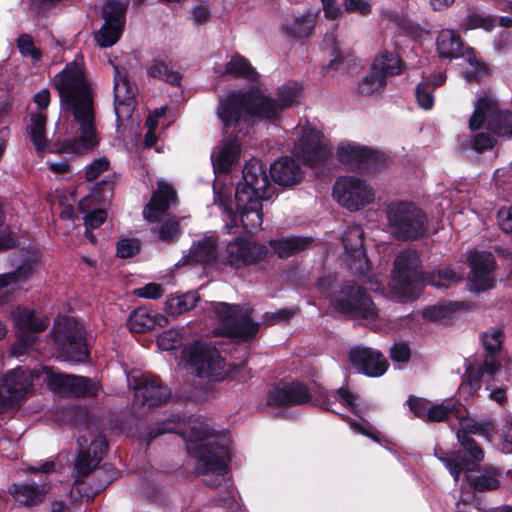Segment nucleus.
<instances>
[{
  "label": "nucleus",
  "instance_id": "1",
  "mask_svg": "<svg viewBox=\"0 0 512 512\" xmlns=\"http://www.w3.org/2000/svg\"><path fill=\"white\" fill-rule=\"evenodd\" d=\"M62 108L70 112L79 125L80 134L64 143L67 152L80 154L98 144L92 91L85 79L83 67L73 61L53 79Z\"/></svg>",
  "mask_w": 512,
  "mask_h": 512
},
{
  "label": "nucleus",
  "instance_id": "2",
  "mask_svg": "<svg viewBox=\"0 0 512 512\" xmlns=\"http://www.w3.org/2000/svg\"><path fill=\"white\" fill-rule=\"evenodd\" d=\"M301 90L298 83L288 82L278 89L277 99L257 91L232 93L221 100L217 115L225 126L236 125L252 116L273 120L283 109L298 102Z\"/></svg>",
  "mask_w": 512,
  "mask_h": 512
},
{
  "label": "nucleus",
  "instance_id": "3",
  "mask_svg": "<svg viewBox=\"0 0 512 512\" xmlns=\"http://www.w3.org/2000/svg\"><path fill=\"white\" fill-rule=\"evenodd\" d=\"M243 184L235 192L236 210L243 228L254 232L263 223L262 201L273 194L266 166L258 159H251L243 169Z\"/></svg>",
  "mask_w": 512,
  "mask_h": 512
},
{
  "label": "nucleus",
  "instance_id": "4",
  "mask_svg": "<svg viewBox=\"0 0 512 512\" xmlns=\"http://www.w3.org/2000/svg\"><path fill=\"white\" fill-rule=\"evenodd\" d=\"M188 452L196 458L195 472L198 475L215 476L212 481L205 480L209 486H218L226 472L228 449L219 437L203 423H195L186 433Z\"/></svg>",
  "mask_w": 512,
  "mask_h": 512
},
{
  "label": "nucleus",
  "instance_id": "5",
  "mask_svg": "<svg viewBox=\"0 0 512 512\" xmlns=\"http://www.w3.org/2000/svg\"><path fill=\"white\" fill-rule=\"evenodd\" d=\"M187 354L191 366L199 377L221 381L231 374L233 378L242 382L250 378V371L245 365L234 366L228 371L218 350L208 344L195 342L188 348Z\"/></svg>",
  "mask_w": 512,
  "mask_h": 512
},
{
  "label": "nucleus",
  "instance_id": "6",
  "mask_svg": "<svg viewBox=\"0 0 512 512\" xmlns=\"http://www.w3.org/2000/svg\"><path fill=\"white\" fill-rule=\"evenodd\" d=\"M424 275L419 253L414 249L402 250L394 258L389 289L399 299L409 298L424 280Z\"/></svg>",
  "mask_w": 512,
  "mask_h": 512
},
{
  "label": "nucleus",
  "instance_id": "7",
  "mask_svg": "<svg viewBox=\"0 0 512 512\" xmlns=\"http://www.w3.org/2000/svg\"><path fill=\"white\" fill-rule=\"evenodd\" d=\"M387 220L391 234L399 240H416L427 232V217L413 203H391L387 208Z\"/></svg>",
  "mask_w": 512,
  "mask_h": 512
},
{
  "label": "nucleus",
  "instance_id": "8",
  "mask_svg": "<svg viewBox=\"0 0 512 512\" xmlns=\"http://www.w3.org/2000/svg\"><path fill=\"white\" fill-rule=\"evenodd\" d=\"M212 306L221 324L219 334L248 341L258 333L260 324L252 320L253 309L249 305L217 302Z\"/></svg>",
  "mask_w": 512,
  "mask_h": 512
},
{
  "label": "nucleus",
  "instance_id": "9",
  "mask_svg": "<svg viewBox=\"0 0 512 512\" xmlns=\"http://www.w3.org/2000/svg\"><path fill=\"white\" fill-rule=\"evenodd\" d=\"M331 303L336 311L352 318L372 321L379 317L378 309L370 296L353 280L341 284L340 289L334 293Z\"/></svg>",
  "mask_w": 512,
  "mask_h": 512
},
{
  "label": "nucleus",
  "instance_id": "10",
  "mask_svg": "<svg viewBox=\"0 0 512 512\" xmlns=\"http://www.w3.org/2000/svg\"><path fill=\"white\" fill-rule=\"evenodd\" d=\"M58 358L68 362H83L88 357L84 331L73 318L58 319L52 330Z\"/></svg>",
  "mask_w": 512,
  "mask_h": 512
},
{
  "label": "nucleus",
  "instance_id": "11",
  "mask_svg": "<svg viewBox=\"0 0 512 512\" xmlns=\"http://www.w3.org/2000/svg\"><path fill=\"white\" fill-rule=\"evenodd\" d=\"M488 128L500 137L512 139V112L499 111L497 101L490 95L480 97L475 103V109L469 119V128L472 131L480 129L485 120Z\"/></svg>",
  "mask_w": 512,
  "mask_h": 512
},
{
  "label": "nucleus",
  "instance_id": "12",
  "mask_svg": "<svg viewBox=\"0 0 512 512\" xmlns=\"http://www.w3.org/2000/svg\"><path fill=\"white\" fill-rule=\"evenodd\" d=\"M77 438L79 448L74 464L76 482L83 481L100 463L107 451L104 436L98 431L85 429Z\"/></svg>",
  "mask_w": 512,
  "mask_h": 512
},
{
  "label": "nucleus",
  "instance_id": "13",
  "mask_svg": "<svg viewBox=\"0 0 512 512\" xmlns=\"http://www.w3.org/2000/svg\"><path fill=\"white\" fill-rule=\"evenodd\" d=\"M14 325L18 328L17 341L11 349L13 356H20L32 348L36 341L33 333L44 331L49 324L46 317H39L34 311L27 308L17 307L11 312Z\"/></svg>",
  "mask_w": 512,
  "mask_h": 512
},
{
  "label": "nucleus",
  "instance_id": "14",
  "mask_svg": "<svg viewBox=\"0 0 512 512\" xmlns=\"http://www.w3.org/2000/svg\"><path fill=\"white\" fill-rule=\"evenodd\" d=\"M333 194L337 202L350 211L362 209L375 197L372 188L365 181L355 177L338 179Z\"/></svg>",
  "mask_w": 512,
  "mask_h": 512
},
{
  "label": "nucleus",
  "instance_id": "15",
  "mask_svg": "<svg viewBox=\"0 0 512 512\" xmlns=\"http://www.w3.org/2000/svg\"><path fill=\"white\" fill-rule=\"evenodd\" d=\"M47 384L53 392L65 397H95L101 391V385L88 377L51 370L47 372Z\"/></svg>",
  "mask_w": 512,
  "mask_h": 512
},
{
  "label": "nucleus",
  "instance_id": "16",
  "mask_svg": "<svg viewBox=\"0 0 512 512\" xmlns=\"http://www.w3.org/2000/svg\"><path fill=\"white\" fill-rule=\"evenodd\" d=\"M293 151L296 157L310 166L324 162L331 154L324 136L310 125L301 128Z\"/></svg>",
  "mask_w": 512,
  "mask_h": 512
},
{
  "label": "nucleus",
  "instance_id": "17",
  "mask_svg": "<svg viewBox=\"0 0 512 512\" xmlns=\"http://www.w3.org/2000/svg\"><path fill=\"white\" fill-rule=\"evenodd\" d=\"M171 393L167 387H163L158 378L145 377L135 387L133 410L139 417H143L157 406L164 404Z\"/></svg>",
  "mask_w": 512,
  "mask_h": 512
},
{
  "label": "nucleus",
  "instance_id": "18",
  "mask_svg": "<svg viewBox=\"0 0 512 512\" xmlns=\"http://www.w3.org/2000/svg\"><path fill=\"white\" fill-rule=\"evenodd\" d=\"M267 253L268 249L263 244L237 239L228 243L223 261L231 267L241 268L262 261Z\"/></svg>",
  "mask_w": 512,
  "mask_h": 512
},
{
  "label": "nucleus",
  "instance_id": "19",
  "mask_svg": "<svg viewBox=\"0 0 512 512\" xmlns=\"http://www.w3.org/2000/svg\"><path fill=\"white\" fill-rule=\"evenodd\" d=\"M32 385L29 371L16 368L2 379V413L19 406Z\"/></svg>",
  "mask_w": 512,
  "mask_h": 512
},
{
  "label": "nucleus",
  "instance_id": "20",
  "mask_svg": "<svg viewBox=\"0 0 512 512\" xmlns=\"http://www.w3.org/2000/svg\"><path fill=\"white\" fill-rule=\"evenodd\" d=\"M494 263V256L490 252H474L470 254V290L480 292L489 290L494 286Z\"/></svg>",
  "mask_w": 512,
  "mask_h": 512
},
{
  "label": "nucleus",
  "instance_id": "21",
  "mask_svg": "<svg viewBox=\"0 0 512 512\" xmlns=\"http://www.w3.org/2000/svg\"><path fill=\"white\" fill-rule=\"evenodd\" d=\"M342 242L347 255V263L352 274H363L368 269V259L363 249V230L360 226L349 227Z\"/></svg>",
  "mask_w": 512,
  "mask_h": 512
},
{
  "label": "nucleus",
  "instance_id": "22",
  "mask_svg": "<svg viewBox=\"0 0 512 512\" xmlns=\"http://www.w3.org/2000/svg\"><path fill=\"white\" fill-rule=\"evenodd\" d=\"M349 360L355 369L370 377L383 375L389 366L382 353L367 347L352 348L349 351Z\"/></svg>",
  "mask_w": 512,
  "mask_h": 512
},
{
  "label": "nucleus",
  "instance_id": "23",
  "mask_svg": "<svg viewBox=\"0 0 512 512\" xmlns=\"http://www.w3.org/2000/svg\"><path fill=\"white\" fill-rule=\"evenodd\" d=\"M136 86L130 82L124 69L115 68V114L118 120L130 117L135 105Z\"/></svg>",
  "mask_w": 512,
  "mask_h": 512
},
{
  "label": "nucleus",
  "instance_id": "24",
  "mask_svg": "<svg viewBox=\"0 0 512 512\" xmlns=\"http://www.w3.org/2000/svg\"><path fill=\"white\" fill-rule=\"evenodd\" d=\"M312 395L301 382H291L274 387L269 394V403L277 406L303 405L310 402Z\"/></svg>",
  "mask_w": 512,
  "mask_h": 512
},
{
  "label": "nucleus",
  "instance_id": "25",
  "mask_svg": "<svg viewBox=\"0 0 512 512\" xmlns=\"http://www.w3.org/2000/svg\"><path fill=\"white\" fill-rule=\"evenodd\" d=\"M500 352H486L482 364L477 368L468 365L466 368L467 380L462 387H469V393L475 394L481 386V378L484 374L493 376L501 367L499 360Z\"/></svg>",
  "mask_w": 512,
  "mask_h": 512
},
{
  "label": "nucleus",
  "instance_id": "26",
  "mask_svg": "<svg viewBox=\"0 0 512 512\" xmlns=\"http://www.w3.org/2000/svg\"><path fill=\"white\" fill-rule=\"evenodd\" d=\"M176 191L166 183H159L157 190L152 194L150 202L143 210L144 218L149 222H155L160 218L171 203L176 201Z\"/></svg>",
  "mask_w": 512,
  "mask_h": 512
},
{
  "label": "nucleus",
  "instance_id": "27",
  "mask_svg": "<svg viewBox=\"0 0 512 512\" xmlns=\"http://www.w3.org/2000/svg\"><path fill=\"white\" fill-rule=\"evenodd\" d=\"M218 256V237L206 235L193 243L188 255L183 258V265L192 263L211 264Z\"/></svg>",
  "mask_w": 512,
  "mask_h": 512
},
{
  "label": "nucleus",
  "instance_id": "28",
  "mask_svg": "<svg viewBox=\"0 0 512 512\" xmlns=\"http://www.w3.org/2000/svg\"><path fill=\"white\" fill-rule=\"evenodd\" d=\"M33 269V263L25 259L16 266L15 270L2 274V302L9 300L19 291L20 285L30 278Z\"/></svg>",
  "mask_w": 512,
  "mask_h": 512
},
{
  "label": "nucleus",
  "instance_id": "29",
  "mask_svg": "<svg viewBox=\"0 0 512 512\" xmlns=\"http://www.w3.org/2000/svg\"><path fill=\"white\" fill-rule=\"evenodd\" d=\"M271 176L281 186H292L299 183L304 174L294 159L284 157L271 165Z\"/></svg>",
  "mask_w": 512,
  "mask_h": 512
},
{
  "label": "nucleus",
  "instance_id": "30",
  "mask_svg": "<svg viewBox=\"0 0 512 512\" xmlns=\"http://www.w3.org/2000/svg\"><path fill=\"white\" fill-rule=\"evenodd\" d=\"M239 153L240 144L237 139L223 141L212 154L214 168L219 172H228L238 159Z\"/></svg>",
  "mask_w": 512,
  "mask_h": 512
},
{
  "label": "nucleus",
  "instance_id": "31",
  "mask_svg": "<svg viewBox=\"0 0 512 512\" xmlns=\"http://www.w3.org/2000/svg\"><path fill=\"white\" fill-rule=\"evenodd\" d=\"M313 238L294 236L269 241L271 248L280 258H286L311 247Z\"/></svg>",
  "mask_w": 512,
  "mask_h": 512
},
{
  "label": "nucleus",
  "instance_id": "32",
  "mask_svg": "<svg viewBox=\"0 0 512 512\" xmlns=\"http://www.w3.org/2000/svg\"><path fill=\"white\" fill-rule=\"evenodd\" d=\"M126 6L115 0L108 1L103 8L104 24L100 32H121L125 24Z\"/></svg>",
  "mask_w": 512,
  "mask_h": 512
},
{
  "label": "nucleus",
  "instance_id": "33",
  "mask_svg": "<svg viewBox=\"0 0 512 512\" xmlns=\"http://www.w3.org/2000/svg\"><path fill=\"white\" fill-rule=\"evenodd\" d=\"M466 469V477L469 485L478 492L491 491L496 490L500 486L499 477L501 472L499 469L495 467H491L486 469L483 473L473 476L470 475V468L467 466Z\"/></svg>",
  "mask_w": 512,
  "mask_h": 512
},
{
  "label": "nucleus",
  "instance_id": "34",
  "mask_svg": "<svg viewBox=\"0 0 512 512\" xmlns=\"http://www.w3.org/2000/svg\"><path fill=\"white\" fill-rule=\"evenodd\" d=\"M403 66L404 64L399 55L395 52L389 51H384L379 54L372 64L374 71L382 74L385 79L387 77L399 75L403 71Z\"/></svg>",
  "mask_w": 512,
  "mask_h": 512
},
{
  "label": "nucleus",
  "instance_id": "35",
  "mask_svg": "<svg viewBox=\"0 0 512 512\" xmlns=\"http://www.w3.org/2000/svg\"><path fill=\"white\" fill-rule=\"evenodd\" d=\"M9 492L19 503L33 506L42 502L46 490L44 486L39 488L28 484H13Z\"/></svg>",
  "mask_w": 512,
  "mask_h": 512
},
{
  "label": "nucleus",
  "instance_id": "36",
  "mask_svg": "<svg viewBox=\"0 0 512 512\" xmlns=\"http://www.w3.org/2000/svg\"><path fill=\"white\" fill-rule=\"evenodd\" d=\"M463 405L455 400H446L442 403L431 405L426 421L427 422H443L447 421L450 416L461 417Z\"/></svg>",
  "mask_w": 512,
  "mask_h": 512
},
{
  "label": "nucleus",
  "instance_id": "37",
  "mask_svg": "<svg viewBox=\"0 0 512 512\" xmlns=\"http://www.w3.org/2000/svg\"><path fill=\"white\" fill-rule=\"evenodd\" d=\"M437 51L441 58H457L462 56L463 42L459 34H439Z\"/></svg>",
  "mask_w": 512,
  "mask_h": 512
},
{
  "label": "nucleus",
  "instance_id": "38",
  "mask_svg": "<svg viewBox=\"0 0 512 512\" xmlns=\"http://www.w3.org/2000/svg\"><path fill=\"white\" fill-rule=\"evenodd\" d=\"M157 317L153 316L146 308H138L134 310L128 320L127 327L133 333H145L155 327Z\"/></svg>",
  "mask_w": 512,
  "mask_h": 512
},
{
  "label": "nucleus",
  "instance_id": "39",
  "mask_svg": "<svg viewBox=\"0 0 512 512\" xmlns=\"http://www.w3.org/2000/svg\"><path fill=\"white\" fill-rule=\"evenodd\" d=\"M462 273L456 272L450 267L433 270L427 280L430 285L438 289H447L462 280Z\"/></svg>",
  "mask_w": 512,
  "mask_h": 512
},
{
  "label": "nucleus",
  "instance_id": "40",
  "mask_svg": "<svg viewBox=\"0 0 512 512\" xmlns=\"http://www.w3.org/2000/svg\"><path fill=\"white\" fill-rule=\"evenodd\" d=\"M199 299L197 293L194 292H188L181 296L173 297L166 301L165 311L171 316H178L193 309Z\"/></svg>",
  "mask_w": 512,
  "mask_h": 512
},
{
  "label": "nucleus",
  "instance_id": "41",
  "mask_svg": "<svg viewBox=\"0 0 512 512\" xmlns=\"http://www.w3.org/2000/svg\"><path fill=\"white\" fill-rule=\"evenodd\" d=\"M331 56L333 58L322 68L323 75H326L330 69L349 73L352 66L356 65L357 59L354 55L351 52L344 53L336 43Z\"/></svg>",
  "mask_w": 512,
  "mask_h": 512
},
{
  "label": "nucleus",
  "instance_id": "42",
  "mask_svg": "<svg viewBox=\"0 0 512 512\" xmlns=\"http://www.w3.org/2000/svg\"><path fill=\"white\" fill-rule=\"evenodd\" d=\"M147 73L152 78L165 81L175 86H179L182 79L181 73L171 70L167 64L160 59H155L149 64Z\"/></svg>",
  "mask_w": 512,
  "mask_h": 512
},
{
  "label": "nucleus",
  "instance_id": "43",
  "mask_svg": "<svg viewBox=\"0 0 512 512\" xmlns=\"http://www.w3.org/2000/svg\"><path fill=\"white\" fill-rule=\"evenodd\" d=\"M31 125L29 128L30 139L35 146L37 152L42 154L47 147V139L45 137L46 117L42 114L31 115Z\"/></svg>",
  "mask_w": 512,
  "mask_h": 512
},
{
  "label": "nucleus",
  "instance_id": "44",
  "mask_svg": "<svg viewBox=\"0 0 512 512\" xmlns=\"http://www.w3.org/2000/svg\"><path fill=\"white\" fill-rule=\"evenodd\" d=\"M466 410L463 408L461 410V417H457V419L460 422L461 428L458 430V432H464L466 435L469 434H479L484 437H489L494 429V425L492 421L485 420V421H475L471 418H468L464 415Z\"/></svg>",
  "mask_w": 512,
  "mask_h": 512
},
{
  "label": "nucleus",
  "instance_id": "45",
  "mask_svg": "<svg viewBox=\"0 0 512 512\" xmlns=\"http://www.w3.org/2000/svg\"><path fill=\"white\" fill-rule=\"evenodd\" d=\"M224 74L242 77L250 81H255L258 77L257 72L250 65L247 59L236 55L226 64Z\"/></svg>",
  "mask_w": 512,
  "mask_h": 512
},
{
  "label": "nucleus",
  "instance_id": "46",
  "mask_svg": "<svg viewBox=\"0 0 512 512\" xmlns=\"http://www.w3.org/2000/svg\"><path fill=\"white\" fill-rule=\"evenodd\" d=\"M367 147L355 144H343L337 150L338 159L350 165H357L361 168L363 158L366 156Z\"/></svg>",
  "mask_w": 512,
  "mask_h": 512
},
{
  "label": "nucleus",
  "instance_id": "47",
  "mask_svg": "<svg viewBox=\"0 0 512 512\" xmlns=\"http://www.w3.org/2000/svg\"><path fill=\"white\" fill-rule=\"evenodd\" d=\"M497 19L491 15L474 12L464 20V28L467 30H485L490 31L495 27Z\"/></svg>",
  "mask_w": 512,
  "mask_h": 512
},
{
  "label": "nucleus",
  "instance_id": "48",
  "mask_svg": "<svg viewBox=\"0 0 512 512\" xmlns=\"http://www.w3.org/2000/svg\"><path fill=\"white\" fill-rule=\"evenodd\" d=\"M180 235L181 226L179 221L175 218L166 219L158 228L159 239L163 242H174L180 237Z\"/></svg>",
  "mask_w": 512,
  "mask_h": 512
},
{
  "label": "nucleus",
  "instance_id": "49",
  "mask_svg": "<svg viewBox=\"0 0 512 512\" xmlns=\"http://www.w3.org/2000/svg\"><path fill=\"white\" fill-rule=\"evenodd\" d=\"M386 85V79L371 68V72L359 84V91L363 95H370Z\"/></svg>",
  "mask_w": 512,
  "mask_h": 512
},
{
  "label": "nucleus",
  "instance_id": "50",
  "mask_svg": "<svg viewBox=\"0 0 512 512\" xmlns=\"http://www.w3.org/2000/svg\"><path fill=\"white\" fill-rule=\"evenodd\" d=\"M457 439L464 448V451L471 457L472 463H478L484 458V451L479 444L464 432H457Z\"/></svg>",
  "mask_w": 512,
  "mask_h": 512
},
{
  "label": "nucleus",
  "instance_id": "51",
  "mask_svg": "<svg viewBox=\"0 0 512 512\" xmlns=\"http://www.w3.org/2000/svg\"><path fill=\"white\" fill-rule=\"evenodd\" d=\"M20 53L24 57H31L34 61H39L42 57V52L38 48L30 34H21L17 40Z\"/></svg>",
  "mask_w": 512,
  "mask_h": 512
},
{
  "label": "nucleus",
  "instance_id": "52",
  "mask_svg": "<svg viewBox=\"0 0 512 512\" xmlns=\"http://www.w3.org/2000/svg\"><path fill=\"white\" fill-rule=\"evenodd\" d=\"M482 342L486 352H500L503 342V332L498 328H491L482 334Z\"/></svg>",
  "mask_w": 512,
  "mask_h": 512
},
{
  "label": "nucleus",
  "instance_id": "53",
  "mask_svg": "<svg viewBox=\"0 0 512 512\" xmlns=\"http://www.w3.org/2000/svg\"><path fill=\"white\" fill-rule=\"evenodd\" d=\"M386 165V157L378 151L366 149V156L363 158L361 168L370 172L380 170Z\"/></svg>",
  "mask_w": 512,
  "mask_h": 512
},
{
  "label": "nucleus",
  "instance_id": "54",
  "mask_svg": "<svg viewBox=\"0 0 512 512\" xmlns=\"http://www.w3.org/2000/svg\"><path fill=\"white\" fill-rule=\"evenodd\" d=\"M181 342L180 335L174 330H167L157 338V345L161 350L169 351L175 349Z\"/></svg>",
  "mask_w": 512,
  "mask_h": 512
},
{
  "label": "nucleus",
  "instance_id": "55",
  "mask_svg": "<svg viewBox=\"0 0 512 512\" xmlns=\"http://www.w3.org/2000/svg\"><path fill=\"white\" fill-rule=\"evenodd\" d=\"M407 404L415 416L426 421L430 407L428 406V400L416 396H410L407 400Z\"/></svg>",
  "mask_w": 512,
  "mask_h": 512
},
{
  "label": "nucleus",
  "instance_id": "56",
  "mask_svg": "<svg viewBox=\"0 0 512 512\" xmlns=\"http://www.w3.org/2000/svg\"><path fill=\"white\" fill-rule=\"evenodd\" d=\"M140 251V243L136 239H122L117 244V255L120 258H130Z\"/></svg>",
  "mask_w": 512,
  "mask_h": 512
},
{
  "label": "nucleus",
  "instance_id": "57",
  "mask_svg": "<svg viewBox=\"0 0 512 512\" xmlns=\"http://www.w3.org/2000/svg\"><path fill=\"white\" fill-rule=\"evenodd\" d=\"M416 98L418 104L424 109H430L434 104L432 92L429 90L428 81H423L417 86Z\"/></svg>",
  "mask_w": 512,
  "mask_h": 512
},
{
  "label": "nucleus",
  "instance_id": "58",
  "mask_svg": "<svg viewBox=\"0 0 512 512\" xmlns=\"http://www.w3.org/2000/svg\"><path fill=\"white\" fill-rule=\"evenodd\" d=\"M297 308H283L274 313L265 314V322L268 325H274L280 322L289 321L297 313Z\"/></svg>",
  "mask_w": 512,
  "mask_h": 512
},
{
  "label": "nucleus",
  "instance_id": "59",
  "mask_svg": "<svg viewBox=\"0 0 512 512\" xmlns=\"http://www.w3.org/2000/svg\"><path fill=\"white\" fill-rule=\"evenodd\" d=\"M494 145L495 139L489 133L480 132L473 137L471 147L477 152H483L492 149Z\"/></svg>",
  "mask_w": 512,
  "mask_h": 512
},
{
  "label": "nucleus",
  "instance_id": "60",
  "mask_svg": "<svg viewBox=\"0 0 512 512\" xmlns=\"http://www.w3.org/2000/svg\"><path fill=\"white\" fill-rule=\"evenodd\" d=\"M109 160L105 157L94 160L86 170L85 177L88 181L95 180L101 173L108 170Z\"/></svg>",
  "mask_w": 512,
  "mask_h": 512
},
{
  "label": "nucleus",
  "instance_id": "61",
  "mask_svg": "<svg viewBox=\"0 0 512 512\" xmlns=\"http://www.w3.org/2000/svg\"><path fill=\"white\" fill-rule=\"evenodd\" d=\"M451 310L444 304H437L426 308L423 317L430 321H439L449 316Z\"/></svg>",
  "mask_w": 512,
  "mask_h": 512
},
{
  "label": "nucleus",
  "instance_id": "62",
  "mask_svg": "<svg viewBox=\"0 0 512 512\" xmlns=\"http://www.w3.org/2000/svg\"><path fill=\"white\" fill-rule=\"evenodd\" d=\"M317 12L308 10L301 15L295 17L296 28L299 30H312L315 28L317 21Z\"/></svg>",
  "mask_w": 512,
  "mask_h": 512
},
{
  "label": "nucleus",
  "instance_id": "63",
  "mask_svg": "<svg viewBox=\"0 0 512 512\" xmlns=\"http://www.w3.org/2000/svg\"><path fill=\"white\" fill-rule=\"evenodd\" d=\"M411 356L410 348L405 343L394 344L390 349V357L395 362H408Z\"/></svg>",
  "mask_w": 512,
  "mask_h": 512
},
{
  "label": "nucleus",
  "instance_id": "64",
  "mask_svg": "<svg viewBox=\"0 0 512 512\" xmlns=\"http://www.w3.org/2000/svg\"><path fill=\"white\" fill-rule=\"evenodd\" d=\"M107 214L103 209H96L88 213L84 218L86 228L96 229L106 220Z\"/></svg>",
  "mask_w": 512,
  "mask_h": 512
}]
</instances>
